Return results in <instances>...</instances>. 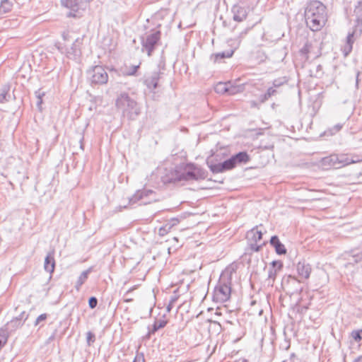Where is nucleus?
<instances>
[{
    "mask_svg": "<svg viewBox=\"0 0 362 362\" xmlns=\"http://www.w3.org/2000/svg\"><path fill=\"white\" fill-rule=\"evenodd\" d=\"M42 103V98H37L36 104H37V106L39 108L40 107V105H41Z\"/></svg>",
    "mask_w": 362,
    "mask_h": 362,
    "instance_id": "obj_42",
    "label": "nucleus"
},
{
    "mask_svg": "<svg viewBox=\"0 0 362 362\" xmlns=\"http://www.w3.org/2000/svg\"><path fill=\"white\" fill-rule=\"evenodd\" d=\"M262 236V233L257 228H252L247 233V239L252 246H253L254 243L261 240Z\"/></svg>",
    "mask_w": 362,
    "mask_h": 362,
    "instance_id": "obj_13",
    "label": "nucleus"
},
{
    "mask_svg": "<svg viewBox=\"0 0 362 362\" xmlns=\"http://www.w3.org/2000/svg\"><path fill=\"white\" fill-rule=\"evenodd\" d=\"M271 244L274 247L276 253L279 255H284L286 253V250L283 244L281 243L278 237L273 236L270 240Z\"/></svg>",
    "mask_w": 362,
    "mask_h": 362,
    "instance_id": "obj_15",
    "label": "nucleus"
},
{
    "mask_svg": "<svg viewBox=\"0 0 362 362\" xmlns=\"http://www.w3.org/2000/svg\"><path fill=\"white\" fill-rule=\"evenodd\" d=\"M276 93V90L271 87L269 88L267 90V93L264 94V99H267L270 98L272 95H273Z\"/></svg>",
    "mask_w": 362,
    "mask_h": 362,
    "instance_id": "obj_31",
    "label": "nucleus"
},
{
    "mask_svg": "<svg viewBox=\"0 0 362 362\" xmlns=\"http://www.w3.org/2000/svg\"><path fill=\"white\" fill-rule=\"evenodd\" d=\"M132 300V299H131V298L124 300V301L127 303L131 302Z\"/></svg>",
    "mask_w": 362,
    "mask_h": 362,
    "instance_id": "obj_45",
    "label": "nucleus"
},
{
    "mask_svg": "<svg viewBox=\"0 0 362 362\" xmlns=\"http://www.w3.org/2000/svg\"><path fill=\"white\" fill-rule=\"evenodd\" d=\"M217 291L222 294L223 296L221 298V300H226L229 298L230 296V288L227 286H220Z\"/></svg>",
    "mask_w": 362,
    "mask_h": 362,
    "instance_id": "obj_25",
    "label": "nucleus"
},
{
    "mask_svg": "<svg viewBox=\"0 0 362 362\" xmlns=\"http://www.w3.org/2000/svg\"><path fill=\"white\" fill-rule=\"evenodd\" d=\"M88 78L91 83L105 84L108 81V75L101 66H95L88 71Z\"/></svg>",
    "mask_w": 362,
    "mask_h": 362,
    "instance_id": "obj_7",
    "label": "nucleus"
},
{
    "mask_svg": "<svg viewBox=\"0 0 362 362\" xmlns=\"http://www.w3.org/2000/svg\"><path fill=\"white\" fill-rule=\"evenodd\" d=\"M354 13L356 16L358 24L362 21V0L357 1L355 5Z\"/></svg>",
    "mask_w": 362,
    "mask_h": 362,
    "instance_id": "obj_23",
    "label": "nucleus"
},
{
    "mask_svg": "<svg viewBox=\"0 0 362 362\" xmlns=\"http://www.w3.org/2000/svg\"><path fill=\"white\" fill-rule=\"evenodd\" d=\"M160 35L159 30H152L151 33H146L141 37L142 52H146L148 56H151L160 40Z\"/></svg>",
    "mask_w": 362,
    "mask_h": 362,
    "instance_id": "obj_4",
    "label": "nucleus"
},
{
    "mask_svg": "<svg viewBox=\"0 0 362 362\" xmlns=\"http://www.w3.org/2000/svg\"><path fill=\"white\" fill-rule=\"evenodd\" d=\"M98 304V300L95 297H91L88 300V305L90 308H95Z\"/></svg>",
    "mask_w": 362,
    "mask_h": 362,
    "instance_id": "obj_32",
    "label": "nucleus"
},
{
    "mask_svg": "<svg viewBox=\"0 0 362 362\" xmlns=\"http://www.w3.org/2000/svg\"><path fill=\"white\" fill-rule=\"evenodd\" d=\"M338 157L336 154L331 155L322 158L320 161V166L324 170H328L331 168H339L337 165Z\"/></svg>",
    "mask_w": 362,
    "mask_h": 362,
    "instance_id": "obj_10",
    "label": "nucleus"
},
{
    "mask_svg": "<svg viewBox=\"0 0 362 362\" xmlns=\"http://www.w3.org/2000/svg\"><path fill=\"white\" fill-rule=\"evenodd\" d=\"M235 167V164L233 160V158L230 157V158L222 163L211 165L210 169L214 173H219L226 170H231Z\"/></svg>",
    "mask_w": 362,
    "mask_h": 362,
    "instance_id": "obj_9",
    "label": "nucleus"
},
{
    "mask_svg": "<svg viewBox=\"0 0 362 362\" xmlns=\"http://www.w3.org/2000/svg\"><path fill=\"white\" fill-rule=\"evenodd\" d=\"M63 38L65 42L68 40V34L64 33L63 34Z\"/></svg>",
    "mask_w": 362,
    "mask_h": 362,
    "instance_id": "obj_43",
    "label": "nucleus"
},
{
    "mask_svg": "<svg viewBox=\"0 0 362 362\" xmlns=\"http://www.w3.org/2000/svg\"><path fill=\"white\" fill-rule=\"evenodd\" d=\"M341 127H342L341 124H336L332 129H330L331 134H334L338 132L341 129Z\"/></svg>",
    "mask_w": 362,
    "mask_h": 362,
    "instance_id": "obj_34",
    "label": "nucleus"
},
{
    "mask_svg": "<svg viewBox=\"0 0 362 362\" xmlns=\"http://www.w3.org/2000/svg\"><path fill=\"white\" fill-rule=\"evenodd\" d=\"M115 105L117 108L122 112L123 116L127 117L129 119H134L140 112L136 102L124 92L117 95Z\"/></svg>",
    "mask_w": 362,
    "mask_h": 362,
    "instance_id": "obj_2",
    "label": "nucleus"
},
{
    "mask_svg": "<svg viewBox=\"0 0 362 362\" xmlns=\"http://www.w3.org/2000/svg\"><path fill=\"white\" fill-rule=\"evenodd\" d=\"M13 4L9 0H2L0 4V16L11 11Z\"/></svg>",
    "mask_w": 362,
    "mask_h": 362,
    "instance_id": "obj_21",
    "label": "nucleus"
},
{
    "mask_svg": "<svg viewBox=\"0 0 362 362\" xmlns=\"http://www.w3.org/2000/svg\"><path fill=\"white\" fill-rule=\"evenodd\" d=\"M272 264L274 267H278L279 269H281L283 267V264L281 262H273Z\"/></svg>",
    "mask_w": 362,
    "mask_h": 362,
    "instance_id": "obj_40",
    "label": "nucleus"
},
{
    "mask_svg": "<svg viewBox=\"0 0 362 362\" xmlns=\"http://www.w3.org/2000/svg\"><path fill=\"white\" fill-rule=\"evenodd\" d=\"M81 0H61L62 5L72 11H77Z\"/></svg>",
    "mask_w": 362,
    "mask_h": 362,
    "instance_id": "obj_18",
    "label": "nucleus"
},
{
    "mask_svg": "<svg viewBox=\"0 0 362 362\" xmlns=\"http://www.w3.org/2000/svg\"><path fill=\"white\" fill-rule=\"evenodd\" d=\"M233 13V20L237 22H241L247 17V11L244 7L235 5L232 8Z\"/></svg>",
    "mask_w": 362,
    "mask_h": 362,
    "instance_id": "obj_12",
    "label": "nucleus"
},
{
    "mask_svg": "<svg viewBox=\"0 0 362 362\" xmlns=\"http://www.w3.org/2000/svg\"><path fill=\"white\" fill-rule=\"evenodd\" d=\"M228 86H229V82L228 83L220 82L215 86L214 90L217 93H219V94L228 93Z\"/></svg>",
    "mask_w": 362,
    "mask_h": 362,
    "instance_id": "obj_24",
    "label": "nucleus"
},
{
    "mask_svg": "<svg viewBox=\"0 0 362 362\" xmlns=\"http://www.w3.org/2000/svg\"><path fill=\"white\" fill-rule=\"evenodd\" d=\"M297 270L299 276L302 279H308L310 274V269L308 266L303 264H298L297 266Z\"/></svg>",
    "mask_w": 362,
    "mask_h": 362,
    "instance_id": "obj_20",
    "label": "nucleus"
},
{
    "mask_svg": "<svg viewBox=\"0 0 362 362\" xmlns=\"http://www.w3.org/2000/svg\"><path fill=\"white\" fill-rule=\"evenodd\" d=\"M133 362H145V359L143 355H136Z\"/></svg>",
    "mask_w": 362,
    "mask_h": 362,
    "instance_id": "obj_37",
    "label": "nucleus"
},
{
    "mask_svg": "<svg viewBox=\"0 0 362 362\" xmlns=\"http://www.w3.org/2000/svg\"><path fill=\"white\" fill-rule=\"evenodd\" d=\"M286 82V80H281V79H276L273 82V85L274 87H279L280 86L281 84H283L284 83Z\"/></svg>",
    "mask_w": 362,
    "mask_h": 362,
    "instance_id": "obj_35",
    "label": "nucleus"
},
{
    "mask_svg": "<svg viewBox=\"0 0 362 362\" xmlns=\"http://www.w3.org/2000/svg\"><path fill=\"white\" fill-rule=\"evenodd\" d=\"M88 272L86 271V272H83L81 275L80 276L78 277L77 281H76V290H79L81 286L86 281V280L88 279Z\"/></svg>",
    "mask_w": 362,
    "mask_h": 362,
    "instance_id": "obj_27",
    "label": "nucleus"
},
{
    "mask_svg": "<svg viewBox=\"0 0 362 362\" xmlns=\"http://www.w3.org/2000/svg\"><path fill=\"white\" fill-rule=\"evenodd\" d=\"M160 74L161 73L160 71H153L149 76L146 77L144 83L148 90L153 91L158 87Z\"/></svg>",
    "mask_w": 362,
    "mask_h": 362,
    "instance_id": "obj_11",
    "label": "nucleus"
},
{
    "mask_svg": "<svg viewBox=\"0 0 362 362\" xmlns=\"http://www.w3.org/2000/svg\"><path fill=\"white\" fill-rule=\"evenodd\" d=\"M8 91L9 87L7 86H4L0 89V103H4L8 100Z\"/></svg>",
    "mask_w": 362,
    "mask_h": 362,
    "instance_id": "obj_26",
    "label": "nucleus"
},
{
    "mask_svg": "<svg viewBox=\"0 0 362 362\" xmlns=\"http://www.w3.org/2000/svg\"><path fill=\"white\" fill-rule=\"evenodd\" d=\"M231 157L233 158L235 166L238 164L247 163L250 160V156L245 151L239 152Z\"/></svg>",
    "mask_w": 362,
    "mask_h": 362,
    "instance_id": "obj_16",
    "label": "nucleus"
},
{
    "mask_svg": "<svg viewBox=\"0 0 362 362\" xmlns=\"http://www.w3.org/2000/svg\"><path fill=\"white\" fill-rule=\"evenodd\" d=\"M47 318V314H42L37 318V322L45 320Z\"/></svg>",
    "mask_w": 362,
    "mask_h": 362,
    "instance_id": "obj_39",
    "label": "nucleus"
},
{
    "mask_svg": "<svg viewBox=\"0 0 362 362\" xmlns=\"http://www.w3.org/2000/svg\"><path fill=\"white\" fill-rule=\"evenodd\" d=\"M119 211H121V209H122V208H124V209L127 208V206H126V205H124V206H119Z\"/></svg>",
    "mask_w": 362,
    "mask_h": 362,
    "instance_id": "obj_44",
    "label": "nucleus"
},
{
    "mask_svg": "<svg viewBox=\"0 0 362 362\" xmlns=\"http://www.w3.org/2000/svg\"><path fill=\"white\" fill-rule=\"evenodd\" d=\"M81 45V39L76 38L71 45L65 44L62 45L61 43L57 45V49L62 52L66 54L68 58L76 59L81 54L80 46Z\"/></svg>",
    "mask_w": 362,
    "mask_h": 362,
    "instance_id": "obj_5",
    "label": "nucleus"
},
{
    "mask_svg": "<svg viewBox=\"0 0 362 362\" xmlns=\"http://www.w3.org/2000/svg\"><path fill=\"white\" fill-rule=\"evenodd\" d=\"M139 68V65L132 66L130 67L129 71L127 72V75H129V76L134 75L136 74V72L137 71Z\"/></svg>",
    "mask_w": 362,
    "mask_h": 362,
    "instance_id": "obj_33",
    "label": "nucleus"
},
{
    "mask_svg": "<svg viewBox=\"0 0 362 362\" xmlns=\"http://www.w3.org/2000/svg\"><path fill=\"white\" fill-rule=\"evenodd\" d=\"M350 336L354 341L359 342L361 340H362V329L353 330L351 332Z\"/></svg>",
    "mask_w": 362,
    "mask_h": 362,
    "instance_id": "obj_29",
    "label": "nucleus"
},
{
    "mask_svg": "<svg viewBox=\"0 0 362 362\" xmlns=\"http://www.w3.org/2000/svg\"><path fill=\"white\" fill-rule=\"evenodd\" d=\"M337 156L338 157L337 165H339V168L356 163V160L349 158L347 155L340 154L337 155Z\"/></svg>",
    "mask_w": 362,
    "mask_h": 362,
    "instance_id": "obj_19",
    "label": "nucleus"
},
{
    "mask_svg": "<svg viewBox=\"0 0 362 362\" xmlns=\"http://www.w3.org/2000/svg\"><path fill=\"white\" fill-rule=\"evenodd\" d=\"M327 18V8L322 2L315 0L308 4L305 11V18L310 30H320L325 25Z\"/></svg>",
    "mask_w": 362,
    "mask_h": 362,
    "instance_id": "obj_1",
    "label": "nucleus"
},
{
    "mask_svg": "<svg viewBox=\"0 0 362 362\" xmlns=\"http://www.w3.org/2000/svg\"><path fill=\"white\" fill-rule=\"evenodd\" d=\"M156 201V199L154 192L149 189H144L136 192L133 197L129 199V204L132 205L139 202V205H146Z\"/></svg>",
    "mask_w": 362,
    "mask_h": 362,
    "instance_id": "obj_6",
    "label": "nucleus"
},
{
    "mask_svg": "<svg viewBox=\"0 0 362 362\" xmlns=\"http://www.w3.org/2000/svg\"><path fill=\"white\" fill-rule=\"evenodd\" d=\"M45 269L49 273H52L54 270L55 262L54 258V252H49L45 260Z\"/></svg>",
    "mask_w": 362,
    "mask_h": 362,
    "instance_id": "obj_14",
    "label": "nucleus"
},
{
    "mask_svg": "<svg viewBox=\"0 0 362 362\" xmlns=\"http://www.w3.org/2000/svg\"><path fill=\"white\" fill-rule=\"evenodd\" d=\"M168 322V320L165 316H164L161 319L156 320L153 325V332H156L157 330L163 328L166 326Z\"/></svg>",
    "mask_w": 362,
    "mask_h": 362,
    "instance_id": "obj_22",
    "label": "nucleus"
},
{
    "mask_svg": "<svg viewBox=\"0 0 362 362\" xmlns=\"http://www.w3.org/2000/svg\"><path fill=\"white\" fill-rule=\"evenodd\" d=\"M88 341H93L94 340V335L92 333H90V332H89L88 334Z\"/></svg>",
    "mask_w": 362,
    "mask_h": 362,
    "instance_id": "obj_41",
    "label": "nucleus"
},
{
    "mask_svg": "<svg viewBox=\"0 0 362 362\" xmlns=\"http://www.w3.org/2000/svg\"><path fill=\"white\" fill-rule=\"evenodd\" d=\"M175 175L179 181L197 180L205 177L204 172L191 163H182L177 165L175 170Z\"/></svg>",
    "mask_w": 362,
    "mask_h": 362,
    "instance_id": "obj_3",
    "label": "nucleus"
},
{
    "mask_svg": "<svg viewBox=\"0 0 362 362\" xmlns=\"http://www.w3.org/2000/svg\"><path fill=\"white\" fill-rule=\"evenodd\" d=\"M361 32V29H360L359 33H358L356 31V28L352 32H349L348 33V35L346 38L345 43L344 46L341 47V51L344 55V57L348 56L353 48V44L356 40V38L360 35V33Z\"/></svg>",
    "mask_w": 362,
    "mask_h": 362,
    "instance_id": "obj_8",
    "label": "nucleus"
},
{
    "mask_svg": "<svg viewBox=\"0 0 362 362\" xmlns=\"http://www.w3.org/2000/svg\"><path fill=\"white\" fill-rule=\"evenodd\" d=\"M310 45L306 43L301 49H300V53L303 55H307L308 53L310 52Z\"/></svg>",
    "mask_w": 362,
    "mask_h": 362,
    "instance_id": "obj_30",
    "label": "nucleus"
},
{
    "mask_svg": "<svg viewBox=\"0 0 362 362\" xmlns=\"http://www.w3.org/2000/svg\"><path fill=\"white\" fill-rule=\"evenodd\" d=\"M243 90V86H233L229 82L228 90V95H235L238 93L242 92Z\"/></svg>",
    "mask_w": 362,
    "mask_h": 362,
    "instance_id": "obj_28",
    "label": "nucleus"
},
{
    "mask_svg": "<svg viewBox=\"0 0 362 362\" xmlns=\"http://www.w3.org/2000/svg\"><path fill=\"white\" fill-rule=\"evenodd\" d=\"M44 95L45 92L42 91L41 89H39L38 90L35 91V96L37 98H42Z\"/></svg>",
    "mask_w": 362,
    "mask_h": 362,
    "instance_id": "obj_38",
    "label": "nucleus"
},
{
    "mask_svg": "<svg viewBox=\"0 0 362 362\" xmlns=\"http://www.w3.org/2000/svg\"><path fill=\"white\" fill-rule=\"evenodd\" d=\"M233 52H234L232 49L223 51V52H217V53L213 54L211 56V59L212 60H214V62H217L223 59L231 57L233 54Z\"/></svg>",
    "mask_w": 362,
    "mask_h": 362,
    "instance_id": "obj_17",
    "label": "nucleus"
},
{
    "mask_svg": "<svg viewBox=\"0 0 362 362\" xmlns=\"http://www.w3.org/2000/svg\"><path fill=\"white\" fill-rule=\"evenodd\" d=\"M180 223V221L178 218H174L170 220L169 223V226H176Z\"/></svg>",
    "mask_w": 362,
    "mask_h": 362,
    "instance_id": "obj_36",
    "label": "nucleus"
}]
</instances>
